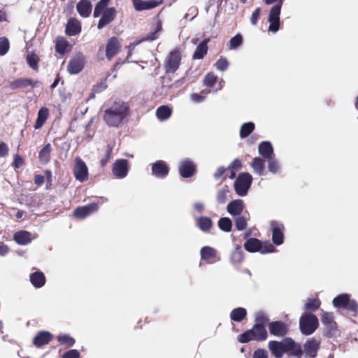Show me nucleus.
Returning a JSON list of instances; mask_svg holds the SVG:
<instances>
[{"mask_svg":"<svg viewBox=\"0 0 358 358\" xmlns=\"http://www.w3.org/2000/svg\"><path fill=\"white\" fill-rule=\"evenodd\" d=\"M129 107L126 103H114L104 110L103 120L110 127H118L129 114Z\"/></svg>","mask_w":358,"mask_h":358,"instance_id":"f257e3e1","label":"nucleus"},{"mask_svg":"<svg viewBox=\"0 0 358 358\" xmlns=\"http://www.w3.org/2000/svg\"><path fill=\"white\" fill-rule=\"evenodd\" d=\"M110 2V0H99L95 5L93 13L94 17L101 16L97 24L99 29H101L109 24L116 17L117 10L115 8L108 7Z\"/></svg>","mask_w":358,"mask_h":358,"instance_id":"f03ea898","label":"nucleus"},{"mask_svg":"<svg viewBox=\"0 0 358 358\" xmlns=\"http://www.w3.org/2000/svg\"><path fill=\"white\" fill-rule=\"evenodd\" d=\"M284 1L285 0H264V2L266 5H271L275 3V4L271 7L268 14V20L269 22V31L275 33L280 29V15Z\"/></svg>","mask_w":358,"mask_h":358,"instance_id":"7ed1b4c3","label":"nucleus"},{"mask_svg":"<svg viewBox=\"0 0 358 358\" xmlns=\"http://www.w3.org/2000/svg\"><path fill=\"white\" fill-rule=\"evenodd\" d=\"M268 333L265 327L254 324L251 329L238 336V341L241 343H246L250 341H264L266 340Z\"/></svg>","mask_w":358,"mask_h":358,"instance_id":"20e7f679","label":"nucleus"},{"mask_svg":"<svg viewBox=\"0 0 358 358\" xmlns=\"http://www.w3.org/2000/svg\"><path fill=\"white\" fill-rule=\"evenodd\" d=\"M182 60V51L180 47H176L166 57L164 64L165 73H175L179 69Z\"/></svg>","mask_w":358,"mask_h":358,"instance_id":"39448f33","label":"nucleus"},{"mask_svg":"<svg viewBox=\"0 0 358 358\" xmlns=\"http://www.w3.org/2000/svg\"><path fill=\"white\" fill-rule=\"evenodd\" d=\"M318 327V318L312 313H305L300 317L299 329L303 335L308 336L313 334Z\"/></svg>","mask_w":358,"mask_h":358,"instance_id":"423d86ee","label":"nucleus"},{"mask_svg":"<svg viewBox=\"0 0 358 358\" xmlns=\"http://www.w3.org/2000/svg\"><path fill=\"white\" fill-rule=\"evenodd\" d=\"M321 322L324 327V336L327 338L336 336L338 332L337 323L332 312H324L321 315Z\"/></svg>","mask_w":358,"mask_h":358,"instance_id":"0eeeda50","label":"nucleus"},{"mask_svg":"<svg viewBox=\"0 0 358 358\" xmlns=\"http://www.w3.org/2000/svg\"><path fill=\"white\" fill-rule=\"evenodd\" d=\"M252 182V177L249 173L239 174L234 182V189L239 196L247 194Z\"/></svg>","mask_w":358,"mask_h":358,"instance_id":"6e6552de","label":"nucleus"},{"mask_svg":"<svg viewBox=\"0 0 358 358\" xmlns=\"http://www.w3.org/2000/svg\"><path fill=\"white\" fill-rule=\"evenodd\" d=\"M289 337L285 338L281 341H271L268 343V348L271 351L272 355L275 358H282L284 354H286V351L289 350Z\"/></svg>","mask_w":358,"mask_h":358,"instance_id":"1a4fd4ad","label":"nucleus"},{"mask_svg":"<svg viewBox=\"0 0 358 358\" xmlns=\"http://www.w3.org/2000/svg\"><path fill=\"white\" fill-rule=\"evenodd\" d=\"M270 227L272 231L273 243L277 245H281L284 241L285 227L283 224L273 220L270 222Z\"/></svg>","mask_w":358,"mask_h":358,"instance_id":"9d476101","label":"nucleus"},{"mask_svg":"<svg viewBox=\"0 0 358 358\" xmlns=\"http://www.w3.org/2000/svg\"><path fill=\"white\" fill-rule=\"evenodd\" d=\"M85 58L82 53H79L73 57L67 65V71L70 74H77L84 68Z\"/></svg>","mask_w":358,"mask_h":358,"instance_id":"9b49d317","label":"nucleus"},{"mask_svg":"<svg viewBox=\"0 0 358 358\" xmlns=\"http://www.w3.org/2000/svg\"><path fill=\"white\" fill-rule=\"evenodd\" d=\"M129 162L127 159H120L115 161L112 167V173L117 178H125L129 172Z\"/></svg>","mask_w":358,"mask_h":358,"instance_id":"f8f14e48","label":"nucleus"},{"mask_svg":"<svg viewBox=\"0 0 358 358\" xmlns=\"http://www.w3.org/2000/svg\"><path fill=\"white\" fill-rule=\"evenodd\" d=\"M73 175L77 180L80 182L86 181L88 179V169L85 162L80 157H76Z\"/></svg>","mask_w":358,"mask_h":358,"instance_id":"ddd939ff","label":"nucleus"},{"mask_svg":"<svg viewBox=\"0 0 358 358\" xmlns=\"http://www.w3.org/2000/svg\"><path fill=\"white\" fill-rule=\"evenodd\" d=\"M43 83L39 80H34L29 78H20L14 80L10 83L11 90H17L20 88H27L31 87L32 88L41 87Z\"/></svg>","mask_w":358,"mask_h":358,"instance_id":"4468645a","label":"nucleus"},{"mask_svg":"<svg viewBox=\"0 0 358 358\" xmlns=\"http://www.w3.org/2000/svg\"><path fill=\"white\" fill-rule=\"evenodd\" d=\"M320 347V341L316 338L308 339L303 345V353L306 358H315Z\"/></svg>","mask_w":358,"mask_h":358,"instance_id":"2eb2a0df","label":"nucleus"},{"mask_svg":"<svg viewBox=\"0 0 358 358\" xmlns=\"http://www.w3.org/2000/svg\"><path fill=\"white\" fill-rule=\"evenodd\" d=\"M201 259L206 264H214L220 260L217 251L213 247L204 246L200 250Z\"/></svg>","mask_w":358,"mask_h":358,"instance_id":"dca6fc26","label":"nucleus"},{"mask_svg":"<svg viewBox=\"0 0 358 358\" xmlns=\"http://www.w3.org/2000/svg\"><path fill=\"white\" fill-rule=\"evenodd\" d=\"M271 335L276 337H284L288 333L287 324L282 321H273L268 324Z\"/></svg>","mask_w":358,"mask_h":358,"instance_id":"f3484780","label":"nucleus"},{"mask_svg":"<svg viewBox=\"0 0 358 358\" xmlns=\"http://www.w3.org/2000/svg\"><path fill=\"white\" fill-rule=\"evenodd\" d=\"M121 44L119 39L113 36L110 37L106 45V57L110 61L120 50Z\"/></svg>","mask_w":358,"mask_h":358,"instance_id":"a211bd4d","label":"nucleus"},{"mask_svg":"<svg viewBox=\"0 0 358 358\" xmlns=\"http://www.w3.org/2000/svg\"><path fill=\"white\" fill-rule=\"evenodd\" d=\"M196 165L189 159L182 161L179 166V173L182 178H190L196 173Z\"/></svg>","mask_w":358,"mask_h":358,"instance_id":"6ab92c4d","label":"nucleus"},{"mask_svg":"<svg viewBox=\"0 0 358 358\" xmlns=\"http://www.w3.org/2000/svg\"><path fill=\"white\" fill-rule=\"evenodd\" d=\"M99 209L96 203H92L87 206L77 207L73 212V216L78 219H83Z\"/></svg>","mask_w":358,"mask_h":358,"instance_id":"aec40b11","label":"nucleus"},{"mask_svg":"<svg viewBox=\"0 0 358 358\" xmlns=\"http://www.w3.org/2000/svg\"><path fill=\"white\" fill-rule=\"evenodd\" d=\"M54 336L48 331H39L33 338V344L38 348H41L48 345Z\"/></svg>","mask_w":358,"mask_h":358,"instance_id":"412c9836","label":"nucleus"},{"mask_svg":"<svg viewBox=\"0 0 358 358\" xmlns=\"http://www.w3.org/2000/svg\"><path fill=\"white\" fill-rule=\"evenodd\" d=\"M169 172L168 164L163 160H158L152 164V173L157 178H164Z\"/></svg>","mask_w":358,"mask_h":358,"instance_id":"4be33fe9","label":"nucleus"},{"mask_svg":"<svg viewBox=\"0 0 358 358\" xmlns=\"http://www.w3.org/2000/svg\"><path fill=\"white\" fill-rule=\"evenodd\" d=\"M289 350L286 351L288 358H301L303 355V351L301 345L296 343L292 338L289 337Z\"/></svg>","mask_w":358,"mask_h":358,"instance_id":"5701e85b","label":"nucleus"},{"mask_svg":"<svg viewBox=\"0 0 358 358\" xmlns=\"http://www.w3.org/2000/svg\"><path fill=\"white\" fill-rule=\"evenodd\" d=\"M134 7L137 11L150 10L158 6L161 2L157 1L132 0Z\"/></svg>","mask_w":358,"mask_h":358,"instance_id":"b1692460","label":"nucleus"},{"mask_svg":"<svg viewBox=\"0 0 358 358\" xmlns=\"http://www.w3.org/2000/svg\"><path fill=\"white\" fill-rule=\"evenodd\" d=\"M81 32V24L76 18H70L66 25L65 33L68 36H76Z\"/></svg>","mask_w":358,"mask_h":358,"instance_id":"393cba45","label":"nucleus"},{"mask_svg":"<svg viewBox=\"0 0 358 358\" xmlns=\"http://www.w3.org/2000/svg\"><path fill=\"white\" fill-rule=\"evenodd\" d=\"M76 10L81 17H88L92 10V3L89 0H80L76 5Z\"/></svg>","mask_w":358,"mask_h":358,"instance_id":"a878e982","label":"nucleus"},{"mask_svg":"<svg viewBox=\"0 0 358 358\" xmlns=\"http://www.w3.org/2000/svg\"><path fill=\"white\" fill-rule=\"evenodd\" d=\"M244 208V203L241 199H236L229 202L227 206V212L233 215H240Z\"/></svg>","mask_w":358,"mask_h":358,"instance_id":"bb28decb","label":"nucleus"},{"mask_svg":"<svg viewBox=\"0 0 358 358\" xmlns=\"http://www.w3.org/2000/svg\"><path fill=\"white\" fill-rule=\"evenodd\" d=\"M210 41L208 38L202 41L196 48V50L192 55L193 59H201L208 52V43Z\"/></svg>","mask_w":358,"mask_h":358,"instance_id":"cd10ccee","label":"nucleus"},{"mask_svg":"<svg viewBox=\"0 0 358 358\" xmlns=\"http://www.w3.org/2000/svg\"><path fill=\"white\" fill-rule=\"evenodd\" d=\"M49 115V109L45 106L41 107L38 112L37 117L34 124V129H41L48 120Z\"/></svg>","mask_w":358,"mask_h":358,"instance_id":"c85d7f7f","label":"nucleus"},{"mask_svg":"<svg viewBox=\"0 0 358 358\" xmlns=\"http://www.w3.org/2000/svg\"><path fill=\"white\" fill-rule=\"evenodd\" d=\"M259 154L265 159H270L273 156V149L269 141H263L258 147Z\"/></svg>","mask_w":358,"mask_h":358,"instance_id":"c756f323","label":"nucleus"},{"mask_svg":"<svg viewBox=\"0 0 358 358\" xmlns=\"http://www.w3.org/2000/svg\"><path fill=\"white\" fill-rule=\"evenodd\" d=\"M45 276L41 271H36L30 275V282L36 288L42 287L45 283Z\"/></svg>","mask_w":358,"mask_h":358,"instance_id":"7c9ffc66","label":"nucleus"},{"mask_svg":"<svg viewBox=\"0 0 358 358\" xmlns=\"http://www.w3.org/2000/svg\"><path fill=\"white\" fill-rule=\"evenodd\" d=\"M242 167V163L240 159H235L227 169V173L223 178V180H225L227 177L233 179L236 177V172L239 171Z\"/></svg>","mask_w":358,"mask_h":358,"instance_id":"2f4dec72","label":"nucleus"},{"mask_svg":"<svg viewBox=\"0 0 358 358\" xmlns=\"http://www.w3.org/2000/svg\"><path fill=\"white\" fill-rule=\"evenodd\" d=\"M13 239L17 243L24 245L31 242V234L27 231H20L15 233Z\"/></svg>","mask_w":358,"mask_h":358,"instance_id":"473e14b6","label":"nucleus"},{"mask_svg":"<svg viewBox=\"0 0 358 358\" xmlns=\"http://www.w3.org/2000/svg\"><path fill=\"white\" fill-rule=\"evenodd\" d=\"M262 241L256 238H250L244 243L245 249L249 252H256L261 250Z\"/></svg>","mask_w":358,"mask_h":358,"instance_id":"72a5a7b5","label":"nucleus"},{"mask_svg":"<svg viewBox=\"0 0 358 358\" xmlns=\"http://www.w3.org/2000/svg\"><path fill=\"white\" fill-rule=\"evenodd\" d=\"M196 222V226L203 232L209 231L213 227L212 220L209 217L201 216Z\"/></svg>","mask_w":358,"mask_h":358,"instance_id":"f704fd0d","label":"nucleus"},{"mask_svg":"<svg viewBox=\"0 0 358 358\" xmlns=\"http://www.w3.org/2000/svg\"><path fill=\"white\" fill-rule=\"evenodd\" d=\"M162 31V23L160 20H158L156 23L155 31L147 34L145 37L142 38L139 42L152 41L157 39L159 36V33Z\"/></svg>","mask_w":358,"mask_h":358,"instance_id":"c9c22d12","label":"nucleus"},{"mask_svg":"<svg viewBox=\"0 0 358 358\" xmlns=\"http://www.w3.org/2000/svg\"><path fill=\"white\" fill-rule=\"evenodd\" d=\"M247 316V310L245 308L238 307L232 310L230 313V318L232 321L241 322Z\"/></svg>","mask_w":358,"mask_h":358,"instance_id":"e433bc0d","label":"nucleus"},{"mask_svg":"<svg viewBox=\"0 0 358 358\" xmlns=\"http://www.w3.org/2000/svg\"><path fill=\"white\" fill-rule=\"evenodd\" d=\"M52 146L50 143L46 144L38 153V159L40 162L47 164L51 159Z\"/></svg>","mask_w":358,"mask_h":358,"instance_id":"4c0bfd02","label":"nucleus"},{"mask_svg":"<svg viewBox=\"0 0 358 358\" xmlns=\"http://www.w3.org/2000/svg\"><path fill=\"white\" fill-rule=\"evenodd\" d=\"M69 47V41L63 36H58L55 41V50L60 55H64Z\"/></svg>","mask_w":358,"mask_h":358,"instance_id":"58836bf2","label":"nucleus"},{"mask_svg":"<svg viewBox=\"0 0 358 358\" xmlns=\"http://www.w3.org/2000/svg\"><path fill=\"white\" fill-rule=\"evenodd\" d=\"M56 338L59 345H63L66 348H71L76 343L75 338L71 336L69 334H59L58 336H57Z\"/></svg>","mask_w":358,"mask_h":358,"instance_id":"ea45409f","label":"nucleus"},{"mask_svg":"<svg viewBox=\"0 0 358 358\" xmlns=\"http://www.w3.org/2000/svg\"><path fill=\"white\" fill-rule=\"evenodd\" d=\"M350 300V295L348 294H341L336 296L333 300V305L337 308L345 309L348 302Z\"/></svg>","mask_w":358,"mask_h":358,"instance_id":"a19ab883","label":"nucleus"},{"mask_svg":"<svg viewBox=\"0 0 358 358\" xmlns=\"http://www.w3.org/2000/svg\"><path fill=\"white\" fill-rule=\"evenodd\" d=\"M171 108L165 105L159 106L156 110V116L161 121L167 120L171 115Z\"/></svg>","mask_w":358,"mask_h":358,"instance_id":"79ce46f5","label":"nucleus"},{"mask_svg":"<svg viewBox=\"0 0 358 358\" xmlns=\"http://www.w3.org/2000/svg\"><path fill=\"white\" fill-rule=\"evenodd\" d=\"M321 306V301L318 298H308L304 306L306 311L315 312Z\"/></svg>","mask_w":358,"mask_h":358,"instance_id":"37998d69","label":"nucleus"},{"mask_svg":"<svg viewBox=\"0 0 358 358\" xmlns=\"http://www.w3.org/2000/svg\"><path fill=\"white\" fill-rule=\"evenodd\" d=\"M244 258L243 251L241 249V247L238 245L236 248L232 251L231 255V262L232 264H239L241 263Z\"/></svg>","mask_w":358,"mask_h":358,"instance_id":"c03bdc74","label":"nucleus"},{"mask_svg":"<svg viewBox=\"0 0 358 358\" xmlns=\"http://www.w3.org/2000/svg\"><path fill=\"white\" fill-rule=\"evenodd\" d=\"M26 61L28 64V65L34 71H38V62L40 61L39 57L34 53H29L27 55Z\"/></svg>","mask_w":358,"mask_h":358,"instance_id":"a18cd8bd","label":"nucleus"},{"mask_svg":"<svg viewBox=\"0 0 358 358\" xmlns=\"http://www.w3.org/2000/svg\"><path fill=\"white\" fill-rule=\"evenodd\" d=\"M255 125L253 122L244 123L240 129V136L242 138L248 137L255 129Z\"/></svg>","mask_w":358,"mask_h":358,"instance_id":"49530a36","label":"nucleus"},{"mask_svg":"<svg viewBox=\"0 0 358 358\" xmlns=\"http://www.w3.org/2000/svg\"><path fill=\"white\" fill-rule=\"evenodd\" d=\"M251 166L257 173L262 175L265 167L264 160L260 157H255L252 162Z\"/></svg>","mask_w":358,"mask_h":358,"instance_id":"de8ad7c7","label":"nucleus"},{"mask_svg":"<svg viewBox=\"0 0 358 358\" xmlns=\"http://www.w3.org/2000/svg\"><path fill=\"white\" fill-rule=\"evenodd\" d=\"M218 227L224 232H229L232 228V222L229 217H222L218 220Z\"/></svg>","mask_w":358,"mask_h":358,"instance_id":"09e8293b","label":"nucleus"},{"mask_svg":"<svg viewBox=\"0 0 358 358\" xmlns=\"http://www.w3.org/2000/svg\"><path fill=\"white\" fill-rule=\"evenodd\" d=\"M229 193V187L227 185H224L221 189H220L216 196V200L219 203H224L227 199V194Z\"/></svg>","mask_w":358,"mask_h":358,"instance_id":"8fccbe9b","label":"nucleus"},{"mask_svg":"<svg viewBox=\"0 0 358 358\" xmlns=\"http://www.w3.org/2000/svg\"><path fill=\"white\" fill-rule=\"evenodd\" d=\"M268 323L269 319L265 313L259 312L256 315L255 324L262 325L266 327V325L268 326Z\"/></svg>","mask_w":358,"mask_h":358,"instance_id":"3c124183","label":"nucleus"},{"mask_svg":"<svg viewBox=\"0 0 358 358\" xmlns=\"http://www.w3.org/2000/svg\"><path fill=\"white\" fill-rule=\"evenodd\" d=\"M113 147L110 145H107L104 156L100 160V165L104 167L110 161L112 157Z\"/></svg>","mask_w":358,"mask_h":358,"instance_id":"603ef678","label":"nucleus"},{"mask_svg":"<svg viewBox=\"0 0 358 358\" xmlns=\"http://www.w3.org/2000/svg\"><path fill=\"white\" fill-rule=\"evenodd\" d=\"M243 41V36L241 34H236L229 41V48L236 49L242 45Z\"/></svg>","mask_w":358,"mask_h":358,"instance_id":"864d4df0","label":"nucleus"},{"mask_svg":"<svg viewBox=\"0 0 358 358\" xmlns=\"http://www.w3.org/2000/svg\"><path fill=\"white\" fill-rule=\"evenodd\" d=\"M234 222L236 229L238 231H242L247 227V219L243 215H238Z\"/></svg>","mask_w":358,"mask_h":358,"instance_id":"5fc2aeb1","label":"nucleus"},{"mask_svg":"<svg viewBox=\"0 0 358 358\" xmlns=\"http://www.w3.org/2000/svg\"><path fill=\"white\" fill-rule=\"evenodd\" d=\"M10 49L9 41L6 37L0 38V55H5Z\"/></svg>","mask_w":358,"mask_h":358,"instance_id":"6e6d98bb","label":"nucleus"},{"mask_svg":"<svg viewBox=\"0 0 358 358\" xmlns=\"http://www.w3.org/2000/svg\"><path fill=\"white\" fill-rule=\"evenodd\" d=\"M275 250L274 245L269 241H262L261 250L259 252L262 254L273 252Z\"/></svg>","mask_w":358,"mask_h":358,"instance_id":"4d7b16f0","label":"nucleus"},{"mask_svg":"<svg viewBox=\"0 0 358 358\" xmlns=\"http://www.w3.org/2000/svg\"><path fill=\"white\" fill-rule=\"evenodd\" d=\"M217 78L213 73H208L206 75L203 83L205 85L212 87L217 83Z\"/></svg>","mask_w":358,"mask_h":358,"instance_id":"13d9d810","label":"nucleus"},{"mask_svg":"<svg viewBox=\"0 0 358 358\" xmlns=\"http://www.w3.org/2000/svg\"><path fill=\"white\" fill-rule=\"evenodd\" d=\"M215 67L217 70L224 71L229 66V62L225 57H221L215 63Z\"/></svg>","mask_w":358,"mask_h":358,"instance_id":"bf43d9fd","label":"nucleus"},{"mask_svg":"<svg viewBox=\"0 0 358 358\" xmlns=\"http://www.w3.org/2000/svg\"><path fill=\"white\" fill-rule=\"evenodd\" d=\"M345 309L351 312L353 315H355L358 310V304L355 300L350 299L349 302H348Z\"/></svg>","mask_w":358,"mask_h":358,"instance_id":"052dcab7","label":"nucleus"},{"mask_svg":"<svg viewBox=\"0 0 358 358\" xmlns=\"http://www.w3.org/2000/svg\"><path fill=\"white\" fill-rule=\"evenodd\" d=\"M268 159V169L269 171L275 173L279 169V164L278 162L272 157Z\"/></svg>","mask_w":358,"mask_h":358,"instance_id":"680f3d73","label":"nucleus"},{"mask_svg":"<svg viewBox=\"0 0 358 358\" xmlns=\"http://www.w3.org/2000/svg\"><path fill=\"white\" fill-rule=\"evenodd\" d=\"M13 158L12 166L15 169H19L24 164V160L20 155L15 154Z\"/></svg>","mask_w":358,"mask_h":358,"instance_id":"e2e57ef3","label":"nucleus"},{"mask_svg":"<svg viewBox=\"0 0 358 358\" xmlns=\"http://www.w3.org/2000/svg\"><path fill=\"white\" fill-rule=\"evenodd\" d=\"M261 8H257L255 11L252 13L250 17V22L252 25H256L261 14Z\"/></svg>","mask_w":358,"mask_h":358,"instance_id":"0e129e2a","label":"nucleus"},{"mask_svg":"<svg viewBox=\"0 0 358 358\" xmlns=\"http://www.w3.org/2000/svg\"><path fill=\"white\" fill-rule=\"evenodd\" d=\"M62 358H80V353L77 350H70L63 355Z\"/></svg>","mask_w":358,"mask_h":358,"instance_id":"69168bd1","label":"nucleus"},{"mask_svg":"<svg viewBox=\"0 0 358 358\" xmlns=\"http://www.w3.org/2000/svg\"><path fill=\"white\" fill-rule=\"evenodd\" d=\"M252 358H268L267 352L264 349H257L254 352Z\"/></svg>","mask_w":358,"mask_h":358,"instance_id":"338daca9","label":"nucleus"},{"mask_svg":"<svg viewBox=\"0 0 358 358\" xmlns=\"http://www.w3.org/2000/svg\"><path fill=\"white\" fill-rule=\"evenodd\" d=\"M227 173V170L224 166L219 167L215 173H214V178L215 179H219L222 176H225Z\"/></svg>","mask_w":358,"mask_h":358,"instance_id":"774afa93","label":"nucleus"}]
</instances>
